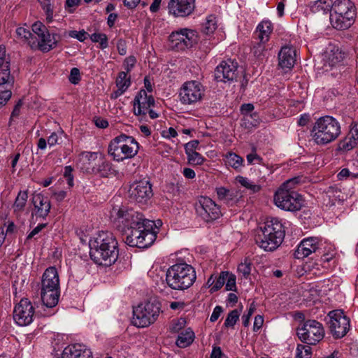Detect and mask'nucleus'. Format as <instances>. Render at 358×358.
<instances>
[{
	"label": "nucleus",
	"instance_id": "obj_1",
	"mask_svg": "<svg viewBox=\"0 0 358 358\" xmlns=\"http://www.w3.org/2000/svg\"><path fill=\"white\" fill-rule=\"evenodd\" d=\"M110 220L124 236L126 244L131 247L146 248L155 241L157 230H152L155 223L137 210L125 206L113 207Z\"/></svg>",
	"mask_w": 358,
	"mask_h": 358
},
{
	"label": "nucleus",
	"instance_id": "obj_2",
	"mask_svg": "<svg viewBox=\"0 0 358 358\" xmlns=\"http://www.w3.org/2000/svg\"><path fill=\"white\" fill-rule=\"evenodd\" d=\"M117 245L113 233L101 231L90 243V257L96 264L110 266L118 257Z\"/></svg>",
	"mask_w": 358,
	"mask_h": 358
},
{
	"label": "nucleus",
	"instance_id": "obj_3",
	"mask_svg": "<svg viewBox=\"0 0 358 358\" xmlns=\"http://www.w3.org/2000/svg\"><path fill=\"white\" fill-rule=\"evenodd\" d=\"M299 182V178H293L280 186L273 196L274 203L278 208L292 212L301 210L303 206V199L301 195L294 190L295 185Z\"/></svg>",
	"mask_w": 358,
	"mask_h": 358
},
{
	"label": "nucleus",
	"instance_id": "obj_4",
	"mask_svg": "<svg viewBox=\"0 0 358 358\" xmlns=\"http://www.w3.org/2000/svg\"><path fill=\"white\" fill-rule=\"evenodd\" d=\"M285 229L277 218L267 220L255 237V242L265 251H273L282 243L285 237Z\"/></svg>",
	"mask_w": 358,
	"mask_h": 358
},
{
	"label": "nucleus",
	"instance_id": "obj_5",
	"mask_svg": "<svg viewBox=\"0 0 358 358\" xmlns=\"http://www.w3.org/2000/svg\"><path fill=\"white\" fill-rule=\"evenodd\" d=\"M341 134L339 122L329 115L318 118L310 130L312 140L317 145H326L334 141Z\"/></svg>",
	"mask_w": 358,
	"mask_h": 358
},
{
	"label": "nucleus",
	"instance_id": "obj_6",
	"mask_svg": "<svg viewBox=\"0 0 358 358\" xmlns=\"http://www.w3.org/2000/svg\"><path fill=\"white\" fill-rule=\"evenodd\" d=\"M196 278V271L190 265L185 262L171 266L166 273L168 286L175 290H185L189 288Z\"/></svg>",
	"mask_w": 358,
	"mask_h": 358
},
{
	"label": "nucleus",
	"instance_id": "obj_7",
	"mask_svg": "<svg viewBox=\"0 0 358 358\" xmlns=\"http://www.w3.org/2000/svg\"><path fill=\"white\" fill-rule=\"evenodd\" d=\"M357 8L351 0H336L331 6V24L336 29H347L354 24Z\"/></svg>",
	"mask_w": 358,
	"mask_h": 358
},
{
	"label": "nucleus",
	"instance_id": "obj_8",
	"mask_svg": "<svg viewBox=\"0 0 358 358\" xmlns=\"http://www.w3.org/2000/svg\"><path fill=\"white\" fill-rule=\"evenodd\" d=\"M138 148V143L134 137L121 134L110 141L108 153L115 161L122 162L134 157Z\"/></svg>",
	"mask_w": 358,
	"mask_h": 358
},
{
	"label": "nucleus",
	"instance_id": "obj_9",
	"mask_svg": "<svg viewBox=\"0 0 358 358\" xmlns=\"http://www.w3.org/2000/svg\"><path fill=\"white\" fill-rule=\"evenodd\" d=\"M161 312V303L156 299L138 304L133 310V324L144 328L153 324L158 318Z\"/></svg>",
	"mask_w": 358,
	"mask_h": 358
},
{
	"label": "nucleus",
	"instance_id": "obj_10",
	"mask_svg": "<svg viewBox=\"0 0 358 358\" xmlns=\"http://www.w3.org/2000/svg\"><path fill=\"white\" fill-rule=\"evenodd\" d=\"M325 331L322 323L315 320H308L296 329V335L301 342L315 345L324 337Z\"/></svg>",
	"mask_w": 358,
	"mask_h": 358
},
{
	"label": "nucleus",
	"instance_id": "obj_11",
	"mask_svg": "<svg viewBox=\"0 0 358 358\" xmlns=\"http://www.w3.org/2000/svg\"><path fill=\"white\" fill-rule=\"evenodd\" d=\"M171 48L176 51H182L192 48L198 42L197 32L191 29L183 28L173 31L169 36Z\"/></svg>",
	"mask_w": 358,
	"mask_h": 358
},
{
	"label": "nucleus",
	"instance_id": "obj_12",
	"mask_svg": "<svg viewBox=\"0 0 358 358\" xmlns=\"http://www.w3.org/2000/svg\"><path fill=\"white\" fill-rule=\"evenodd\" d=\"M205 89L202 84L196 80L187 81L179 90V99L184 105H192L201 101Z\"/></svg>",
	"mask_w": 358,
	"mask_h": 358
},
{
	"label": "nucleus",
	"instance_id": "obj_13",
	"mask_svg": "<svg viewBox=\"0 0 358 358\" xmlns=\"http://www.w3.org/2000/svg\"><path fill=\"white\" fill-rule=\"evenodd\" d=\"M328 316L329 330L335 339L343 338L350 328V318L344 314L342 310H334L329 313Z\"/></svg>",
	"mask_w": 358,
	"mask_h": 358
},
{
	"label": "nucleus",
	"instance_id": "obj_14",
	"mask_svg": "<svg viewBox=\"0 0 358 358\" xmlns=\"http://www.w3.org/2000/svg\"><path fill=\"white\" fill-rule=\"evenodd\" d=\"M195 210L197 216L206 222H211L222 215L220 206L207 196L199 198L195 203Z\"/></svg>",
	"mask_w": 358,
	"mask_h": 358
},
{
	"label": "nucleus",
	"instance_id": "obj_15",
	"mask_svg": "<svg viewBox=\"0 0 358 358\" xmlns=\"http://www.w3.org/2000/svg\"><path fill=\"white\" fill-rule=\"evenodd\" d=\"M128 194L131 201L141 205L146 204L153 196L152 185L148 180H145L132 183Z\"/></svg>",
	"mask_w": 358,
	"mask_h": 358
},
{
	"label": "nucleus",
	"instance_id": "obj_16",
	"mask_svg": "<svg viewBox=\"0 0 358 358\" xmlns=\"http://www.w3.org/2000/svg\"><path fill=\"white\" fill-rule=\"evenodd\" d=\"M34 308L28 299H22L13 310V319L19 326H27L33 321Z\"/></svg>",
	"mask_w": 358,
	"mask_h": 358
},
{
	"label": "nucleus",
	"instance_id": "obj_17",
	"mask_svg": "<svg viewBox=\"0 0 358 358\" xmlns=\"http://www.w3.org/2000/svg\"><path fill=\"white\" fill-rule=\"evenodd\" d=\"M237 62L228 59L222 61L215 69L214 77L217 82H234L238 78Z\"/></svg>",
	"mask_w": 358,
	"mask_h": 358
},
{
	"label": "nucleus",
	"instance_id": "obj_18",
	"mask_svg": "<svg viewBox=\"0 0 358 358\" xmlns=\"http://www.w3.org/2000/svg\"><path fill=\"white\" fill-rule=\"evenodd\" d=\"M168 13L175 17H186L193 13L195 0H169Z\"/></svg>",
	"mask_w": 358,
	"mask_h": 358
},
{
	"label": "nucleus",
	"instance_id": "obj_19",
	"mask_svg": "<svg viewBox=\"0 0 358 358\" xmlns=\"http://www.w3.org/2000/svg\"><path fill=\"white\" fill-rule=\"evenodd\" d=\"M321 245V241L317 237L304 238L297 246L294 254V257L296 259L307 257L312 253H315L320 250Z\"/></svg>",
	"mask_w": 358,
	"mask_h": 358
},
{
	"label": "nucleus",
	"instance_id": "obj_20",
	"mask_svg": "<svg viewBox=\"0 0 358 358\" xmlns=\"http://www.w3.org/2000/svg\"><path fill=\"white\" fill-rule=\"evenodd\" d=\"M155 104L152 95H148L147 92L141 90L134 100V111L136 115H145L148 109Z\"/></svg>",
	"mask_w": 358,
	"mask_h": 358
},
{
	"label": "nucleus",
	"instance_id": "obj_21",
	"mask_svg": "<svg viewBox=\"0 0 358 358\" xmlns=\"http://www.w3.org/2000/svg\"><path fill=\"white\" fill-rule=\"evenodd\" d=\"M60 37L59 34L51 32L50 30L47 31L38 38L37 43L34 41L29 43L32 48H37L38 50L43 52H48L57 47Z\"/></svg>",
	"mask_w": 358,
	"mask_h": 358
},
{
	"label": "nucleus",
	"instance_id": "obj_22",
	"mask_svg": "<svg viewBox=\"0 0 358 358\" xmlns=\"http://www.w3.org/2000/svg\"><path fill=\"white\" fill-rule=\"evenodd\" d=\"M14 78L10 75V62L6 57V50L0 47V87L12 85Z\"/></svg>",
	"mask_w": 358,
	"mask_h": 358
},
{
	"label": "nucleus",
	"instance_id": "obj_23",
	"mask_svg": "<svg viewBox=\"0 0 358 358\" xmlns=\"http://www.w3.org/2000/svg\"><path fill=\"white\" fill-rule=\"evenodd\" d=\"M62 358H93L90 349L85 345L76 343L64 348Z\"/></svg>",
	"mask_w": 358,
	"mask_h": 358
},
{
	"label": "nucleus",
	"instance_id": "obj_24",
	"mask_svg": "<svg viewBox=\"0 0 358 358\" xmlns=\"http://www.w3.org/2000/svg\"><path fill=\"white\" fill-rule=\"evenodd\" d=\"M60 289L59 278L55 267L50 266L45 269L41 279V289Z\"/></svg>",
	"mask_w": 358,
	"mask_h": 358
},
{
	"label": "nucleus",
	"instance_id": "obj_25",
	"mask_svg": "<svg viewBox=\"0 0 358 358\" xmlns=\"http://www.w3.org/2000/svg\"><path fill=\"white\" fill-rule=\"evenodd\" d=\"M279 66L282 69H292L296 61V50L289 45L282 47L278 53Z\"/></svg>",
	"mask_w": 358,
	"mask_h": 358
},
{
	"label": "nucleus",
	"instance_id": "obj_26",
	"mask_svg": "<svg viewBox=\"0 0 358 358\" xmlns=\"http://www.w3.org/2000/svg\"><path fill=\"white\" fill-rule=\"evenodd\" d=\"M32 203L37 217L45 218L48 216L51 208L50 201L48 197L41 194H37L33 196Z\"/></svg>",
	"mask_w": 358,
	"mask_h": 358
},
{
	"label": "nucleus",
	"instance_id": "obj_27",
	"mask_svg": "<svg viewBox=\"0 0 358 358\" xmlns=\"http://www.w3.org/2000/svg\"><path fill=\"white\" fill-rule=\"evenodd\" d=\"M60 295V289H41V299L47 308H53L57 306Z\"/></svg>",
	"mask_w": 358,
	"mask_h": 358
},
{
	"label": "nucleus",
	"instance_id": "obj_28",
	"mask_svg": "<svg viewBox=\"0 0 358 358\" xmlns=\"http://www.w3.org/2000/svg\"><path fill=\"white\" fill-rule=\"evenodd\" d=\"M254 106L252 103H244L241 106V112L243 115V121L246 127H257L259 122L257 117V113H253Z\"/></svg>",
	"mask_w": 358,
	"mask_h": 358
},
{
	"label": "nucleus",
	"instance_id": "obj_29",
	"mask_svg": "<svg viewBox=\"0 0 358 358\" xmlns=\"http://www.w3.org/2000/svg\"><path fill=\"white\" fill-rule=\"evenodd\" d=\"M353 131L355 134L350 133L339 141L338 151L348 152L358 145V129H355Z\"/></svg>",
	"mask_w": 358,
	"mask_h": 358
},
{
	"label": "nucleus",
	"instance_id": "obj_30",
	"mask_svg": "<svg viewBox=\"0 0 358 358\" xmlns=\"http://www.w3.org/2000/svg\"><path fill=\"white\" fill-rule=\"evenodd\" d=\"M273 31V24L269 20L262 21L257 27L255 34L257 38L262 43H267L270 35Z\"/></svg>",
	"mask_w": 358,
	"mask_h": 358
},
{
	"label": "nucleus",
	"instance_id": "obj_31",
	"mask_svg": "<svg viewBox=\"0 0 358 358\" xmlns=\"http://www.w3.org/2000/svg\"><path fill=\"white\" fill-rule=\"evenodd\" d=\"M217 198L227 205H233L237 201L236 192L224 187H219L215 189Z\"/></svg>",
	"mask_w": 358,
	"mask_h": 358
},
{
	"label": "nucleus",
	"instance_id": "obj_32",
	"mask_svg": "<svg viewBox=\"0 0 358 358\" xmlns=\"http://www.w3.org/2000/svg\"><path fill=\"white\" fill-rule=\"evenodd\" d=\"M194 339V333L190 329L187 328L180 331L176 340V345L179 348H186L191 345Z\"/></svg>",
	"mask_w": 358,
	"mask_h": 358
},
{
	"label": "nucleus",
	"instance_id": "obj_33",
	"mask_svg": "<svg viewBox=\"0 0 358 358\" xmlns=\"http://www.w3.org/2000/svg\"><path fill=\"white\" fill-rule=\"evenodd\" d=\"M331 0H318L313 3V4L310 6V10L313 13H327L329 11L331 13V6H332Z\"/></svg>",
	"mask_w": 358,
	"mask_h": 358
},
{
	"label": "nucleus",
	"instance_id": "obj_34",
	"mask_svg": "<svg viewBox=\"0 0 358 358\" xmlns=\"http://www.w3.org/2000/svg\"><path fill=\"white\" fill-rule=\"evenodd\" d=\"M43 10L45 12L48 22H52L54 17V5L52 0H38Z\"/></svg>",
	"mask_w": 358,
	"mask_h": 358
},
{
	"label": "nucleus",
	"instance_id": "obj_35",
	"mask_svg": "<svg viewBox=\"0 0 358 358\" xmlns=\"http://www.w3.org/2000/svg\"><path fill=\"white\" fill-rule=\"evenodd\" d=\"M226 164L236 170L243 166V159L234 152H229L226 155Z\"/></svg>",
	"mask_w": 358,
	"mask_h": 358
},
{
	"label": "nucleus",
	"instance_id": "obj_36",
	"mask_svg": "<svg viewBox=\"0 0 358 358\" xmlns=\"http://www.w3.org/2000/svg\"><path fill=\"white\" fill-rule=\"evenodd\" d=\"M28 198V194L27 191H20L15 201L13 208L15 210L21 211L24 208Z\"/></svg>",
	"mask_w": 358,
	"mask_h": 358
},
{
	"label": "nucleus",
	"instance_id": "obj_37",
	"mask_svg": "<svg viewBox=\"0 0 358 358\" xmlns=\"http://www.w3.org/2000/svg\"><path fill=\"white\" fill-rule=\"evenodd\" d=\"M93 43H99L101 50L106 49L108 46V39L106 34L94 33L89 36Z\"/></svg>",
	"mask_w": 358,
	"mask_h": 358
},
{
	"label": "nucleus",
	"instance_id": "obj_38",
	"mask_svg": "<svg viewBox=\"0 0 358 358\" xmlns=\"http://www.w3.org/2000/svg\"><path fill=\"white\" fill-rule=\"evenodd\" d=\"M217 29V22L215 21V17L213 15L208 16L206 22L202 24V31L208 35L215 31Z\"/></svg>",
	"mask_w": 358,
	"mask_h": 358
},
{
	"label": "nucleus",
	"instance_id": "obj_39",
	"mask_svg": "<svg viewBox=\"0 0 358 358\" xmlns=\"http://www.w3.org/2000/svg\"><path fill=\"white\" fill-rule=\"evenodd\" d=\"M228 275L229 271H222L218 277L215 276V282L210 289V293H213L220 289L224 285Z\"/></svg>",
	"mask_w": 358,
	"mask_h": 358
},
{
	"label": "nucleus",
	"instance_id": "obj_40",
	"mask_svg": "<svg viewBox=\"0 0 358 358\" xmlns=\"http://www.w3.org/2000/svg\"><path fill=\"white\" fill-rule=\"evenodd\" d=\"M312 349L310 345L298 344L296 349V358H311Z\"/></svg>",
	"mask_w": 358,
	"mask_h": 358
},
{
	"label": "nucleus",
	"instance_id": "obj_41",
	"mask_svg": "<svg viewBox=\"0 0 358 358\" xmlns=\"http://www.w3.org/2000/svg\"><path fill=\"white\" fill-rule=\"evenodd\" d=\"M241 311L234 309L229 313L224 321V326L226 327H233L239 319Z\"/></svg>",
	"mask_w": 358,
	"mask_h": 358
},
{
	"label": "nucleus",
	"instance_id": "obj_42",
	"mask_svg": "<svg viewBox=\"0 0 358 358\" xmlns=\"http://www.w3.org/2000/svg\"><path fill=\"white\" fill-rule=\"evenodd\" d=\"M238 181L242 186L251 190L254 193L258 192L261 189L260 185L255 184L247 178L239 177Z\"/></svg>",
	"mask_w": 358,
	"mask_h": 358
},
{
	"label": "nucleus",
	"instance_id": "obj_43",
	"mask_svg": "<svg viewBox=\"0 0 358 358\" xmlns=\"http://www.w3.org/2000/svg\"><path fill=\"white\" fill-rule=\"evenodd\" d=\"M131 85L130 78H127V73L121 71L119 73L118 76L116 79V86L117 88L121 89V85L124 87V91L125 92Z\"/></svg>",
	"mask_w": 358,
	"mask_h": 358
},
{
	"label": "nucleus",
	"instance_id": "obj_44",
	"mask_svg": "<svg viewBox=\"0 0 358 358\" xmlns=\"http://www.w3.org/2000/svg\"><path fill=\"white\" fill-rule=\"evenodd\" d=\"M252 264L250 260L245 259L243 262L238 266V271L243 275L245 278H248L251 273Z\"/></svg>",
	"mask_w": 358,
	"mask_h": 358
},
{
	"label": "nucleus",
	"instance_id": "obj_45",
	"mask_svg": "<svg viewBox=\"0 0 358 358\" xmlns=\"http://www.w3.org/2000/svg\"><path fill=\"white\" fill-rule=\"evenodd\" d=\"M265 43L259 41L253 46L252 53L254 56L258 59H262L265 57Z\"/></svg>",
	"mask_w": 358,
	"mask_h": 358
},
{
	"label": "nucleus",
	"instance_id": "obj_46",
	"mask_svg": "<svg viewBox=\"0 0 358 358\" xmlns=\"http://www.w3.org/2000/svg\"><path fill=\"white\" fill-rule=\"evenodd\" d=\"M186 155H187L188 162L192 165H201L204 161V158L197 152H193Z\"/></svg>",
	"mask_w": 358,
	"mask_h": 358
},
{
	"label": "nucleus",
	"instance_id": "obj_47",
	"mask_svg": "<svg viewBox=\"0 0 358 358\" xmlns=\"http://www.w3.org/2000/svg\"><path fill=\"white\" fill-rule=\"evenodd\" d=\"M186 324V321L184 318H180L176 321H173L171 327L170 331L172 333H180L182 331L185 327Z\"/></svg>",
	"mask_w": 358,
	"mask_h": 358
},
{
	"label": "nucleus",
	"instance_id": "obj_48",
	"mask_svg": "<svg viewBox=\"0 0 358 358\" xmlns=\"http://www.w3.org/2000/svg\"><path fill=\"white\" fill-rule=\"evenodd\" d=\"M32 31L34 34H36L39 38L41 37L46 31L48 28L41 22H36L32 24L31 27Z\"/></svg>",
	"mask_w": 358,
	"mask_h": 358
},
{
	"label": "nucleus",
	"instance_id": "obj_49",
	"mask_svg": "<svg viewBox=\"0 0 358 358\" xmlns=\"http://www.w3.org/2000/svg\"><path fill=\"white\" fill-rule=\"evenodd\" d=\"M69 36L71 38L78 39L80 42H83L90 36V34L83 29L80 31H70Z\"/></svg>",
	"mask_w": 358,
	"mask_h": 358
},
{
	"label": "nucleus",
	"instance_id": "obj_50",
	"mask_svg": "<svg viewBox=\"0 0 358 358\" xmlns=\"http://www.w3.org/2000/svg\"><path fill=\"white\" fill-rule=\"evenodd\" d=\"M225 283V289L227 291H236V276L234 274L229 272V275L226 280Z\"/></svg>",
	"mask_w": 358,
	"mask_h": 358
},
{
	"label": "nucleus",
	"instance_id": "obj_51",
	"mask_svg": "<svg viewBox=\"0 0 358 358\" xmlns=\"http://www.w3.org/2000/svg\"><path fill=\"white\" fill-rule=\"evenodd\" d=\"M69 80L71 83L74 85H76L79 83L80 80V73L78 68L74 67L71 69Z\"/></svg>",
	"mask_w": 358,
	"mask_h": 358
},
{
	"label": "nucleus",
	"instance_id": "obj_52",
	"mask_svg": "<svg viewBox=\"0 0 358 358\" xmlns=\"http://www.w3.org/2000/svg\"><path fill=\"white\" fill-rule=\"evenodd\" d=\"M80 3V0H66L64 4V8L69 13H73L76 8L78 7Z\"/></svg>",
	"mask_w": 358,
	"mask_h": 358
},
{
	"label": "nucleus",
	"instance_id": "obj_53",
	"mask_svg": "<svg viewBox=\"0 0 358 358\" xmlns=\"http://www.w3.org/2000/svg\"><path fill=\"white\" fill-rule=\"evenodd\" d=\"M255 309H256V308H255V304L253 303H251L250 306L248 310V313L244 314L242 316V322H243V324L244 327H248L249 325L250 317L255 312Z\"/></svg>",
	"mask_w": 358,
	"mask_h": 358
},
{
	"label": "nucleus",
	"instance_id": "obj_54",
	"mask_svg": "<svg viewBox=\"0 0 358 358\" xmlns=\"http://www.w3.org/2000/svg\"><path fill=\"white\" fill-rule=\"evenodd\" d=\"M23 103L21 99H20L17 103L15 105L14 108L11 113L10 120H9V125L11 124V122L14 118L17 117L20 114V109L22 108Z\"/></svg>",
	"mask_w": 358,
	"mask_h": 358
},
{
	"label": "nucleus",
	"instance_id": "obj_55",
	"mask_svg": "<svg viewBox=\"0 0 358 358\" xmlns=\"http://www.w3.org/2000/svg\"><path fill=\"white\" fill-rule=\"evenodd\" d=\"M199 144V142L197 140H193L186 143L185 145V153L189 154L193 152H196V150L198 148Z\"/></svg>",
	"mask_w": 358,
	"mask_h": 358
},
{
	"label": "nucleus",
	"instance_id": "obj_56",
	"mask_svg": "<svg viewBox=\"0 0 358 358\" xmlns=\"http://www.w3.org/2000/svg\"><path fill=\"white\" fill-rule=\"evenodd\" d=\"M17 36L25 40H29L32 37L33 34L29 30L24 27H19L16 29Z\"/></svg>",
	"mask_w": 358,
	"mask_h": 358
},
{
	"label": "nucleus",
	"instance_id": "obj_57",
	"mask_svg": "<svg viewBox=\"0 0 358 358\" xmlns=\"http://www.w3.org/2000/svg\"><path fill=\"white\" fill-rule=\"evenodd\" d=\"M12 92L10 90H4L0 93V108L3 107L11 98Z\"/></svg>",
	"mask_w": 358,
	"mask_h": 358
},
{
	"label": "nucleus",
	"instance_id": "obj_58",
	"mask_svg": "<svg viewBox=\"0 0 358 358\" xmlns=\"http://www.w3.org/2000/svg\"><path fill=\"white\" fill-rule=\"evenodd\" d=\"M136 59L134 56L127 57L124 61V66L127 72H129L134 66Z\"/></svg>",
	"mask_w": 358,
	"mask_h": 358
},
{
	"label": "nucleus",
	"instance_id": "obj_59",
	"mask_svg": "<svg viewBox=\"0 0 358 358\" xmlns=\"http://www.w3.org/2000/svg\"><path fill=\"white\" fill-rule=\"evenodd\" d=\"M117 48L120 55H125L127 54V45L124 39L120 38L117 41Z\"/></svg>",
	"mask_w": 358,
	"mask_h": 358
},
{
	"label": "nucleus",
	"instance_id": "obj_60",
	"mask_svg": "<svg viewBox=\"0 0 358 358\" xmlns=\"http://www.w3.org/2000/svg\"><path fill=\"white\" fill-rule=\"evenodd\" d=\"M222 311H223V309L221 306H215V308L213 309V311L210 317V322H214L216 320H217V319L220 316Z\"/></svg>",
	"mask_w": 358,
	"mask_h": 358
},
{
	"label": "nucleus",
	"instance_id": "obj_61",
	"mask_svg": "<svg viewBox=\"0 0 358 358\" xmlns=\"http://www.w3.org/2000/svg\"><path fill=\"white\" fill-rule=\"evenodd\" d=\"M46 226L47 224H39L28 234L27 237V241L32 238L35 235L38 234Z\"/></svg>",
	"mask_w": 358,
	"mask_h": 358
},
{
	"label": "nucleus",
	"instance_id": "obj_62",
	"mask_svg": "<svg viewBox=\"0 0 358 358\" xmlns=\"http://www.w3.org/2000/svg\"><path fill=\"white\" fill-rule=\"evenodd\" d=\"M264 318L261 315H257L255 317L253 330L254 331H258L263 325Z\"/></svg>",
	"mask_w": 358,
	"mask_h": 358
},
{
	"label": "nucleus",
	"instance_id": "obj_63",
	"mask_svg": "<svg viewBox=\"0 0 358 358\" xmlns=\"http://www.w3.org/2000/svg\"><path fill=\"white\" fill-rule=\"evenodd\" d=\"M185 306V303L183 301H172L170 303V308L173 310H182Z\"/></svg>",
	"mask_w": 358,
	"mask_h": 358
},
{
	"label": "nucleus",
	"instance_id": "obj_64",
	"mask_svg": "<svg viewBox=\"0 0 358 358\" xmlns=\"http://www.w3.org/2000/svg\"><path fill=\"white\" fill-rule=\"evenodd\" d=\"M247 160L249 164H253L255 161L260 164L262 161V158L255 153H250L247 155Z\"/></svg>",
	"mask_w": 358,
	"mask_h": 358
}]
</instances>
